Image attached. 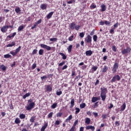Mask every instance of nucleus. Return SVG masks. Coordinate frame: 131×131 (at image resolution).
I'll return each instance as SVG.
<instances>
[{"label": "nucleus", "mask_w": 131, "mask_h": 131, "mask_svg": "<svg viewBox=\"0 0 131 131\" xmlns=\"http://www.w3.org/2000/svg\"><path fill=\"white\" fill-rule=\"evenodd\" d=\"M107 88L103 87L101 88L100 97H101L102 101L106 100V94L107 93Z\"/></svg>", "instance_id": "obj_1"}, {"label": "nucleus", "mask_w": 131, "mask_h": 131, "mask_svg": "<svg viewBox=\"0 0 131 131\" xmlns=\"http://www.w3.org/2000/svg\"><path fill=\"white\" fill-rule=\"evenodd\" d=\"M131 49L130 47H127L126 49L122 50L121 53L122 55H127L130 53Z\"/></svg>", "instance_id": "obj_2"}, {"label": "nucleus", "mask_w": 131, "mask_h": 131, "mask_svg": "<svg viewBox=\"0 0 131 131\" xmlns=\"http://www.w3.org/2000/svg\"><path fill=\"white\" fill-rule=\"evenodd\" d=\"M35 105V103H34V102L29 103L27 106V110L29 111V110H31V109H33V108H34Z\"/></svg>", "instance_id": "obj_3"}, {"label": "nucleus", "mask_w": 131, "mask_h": 131, "mask_svg": "<svg viewBox=\"0 0 131 131\" xmlns=\"http://www.w3.org/2000/svg\"><path fill=\"white\" fill-rule=\"evenodd\" d=\"M40 47L42 49H46L47 51H51L52 50V47L45 44H40Z\"/></svg>", "instance_id": "obj_4"}, {"label": "nucleus", "mask_w": 131, "mask_h": 131, "mask_svg": "<svg viewBox=\"0 0 131 131\" xmlns=\"http://www.w3.org/2000/svg\"><path fill=\"white\" fill-rule=\"evenodd\" d=\"M116 79L118 81L120 80V76H119V75H118L114 76L111 80V82L112 83L115 82V81H116Z\"/></svg>", "instance_id": "obj_5"}, {"label": "nucleus", "mask_w": 131, "mask_h": 131, "mask_svg": "<svg viewBox=\"0 0 131 131\" xmlns=\"http://www.w3.org/2000/svg\"><path fill=\"white\" fill-rule=\"evenodd\" d=\"M117 69H118V63L117 62H115L114 65V67L112 69V71L113 73H115L116 70H117Z\"/></svg>", "instance_id": "obj_6"}, {"label": "nucleus", "mask_w": 131, "mask_h": 131, "mask_svg": "<svg viewBox=\"0 0 131 131\" xmlns=\"http://www.w3.org/2000/svg\"><path fill=\"white\" fill-rule=\"evenodd\" d=\"M9 29V26H4L1 28V31L5 33V32H7L8 29Z\"/></svg>", "instance_id": "obj_7"}, {"label": "nucleus", "mask_w": 131, "mask_h": 131, "mask_svg": "<svg viewBox=\"0 0 131 131\" xmlns=\"http://www.w3.org/2000/svg\"><path fill=\"white\" fill-rule=\"evenodd\" d=\"M85 40L88 43H91L92 42V36L89 35L85 38Z\"/></svg>", "instance_id": "obj_8"}, {"label": "nucleus", "mask_w": 131, "mask_h": 131, "mask_svg": "<svg viewBox=\"0 0 131 131\" xmlns=\"http://www.w3.org/2000/svg\"><path fill=\"white\" fill-rule=\"evenodd\" d=\"M85 54L86 56H91V55H93V51H92V50H89V51H86L85 52Z\"/></svg>", "instance_id": "obj_9"}, {"label": "nucleus", "mask_w": 131, "mask_h": 131, "mask_svg": "<svg viewBox=\"0 0 131 131\" xmlns=\"http://www.w3.org/2000/svg\"><path fill=\"white\" fill-rule=\"evenodd\" d=\"M86 129H91L93 131H94V130H95V126H92V125L87 126L86 127Z\"/></svg>", "instance_id": "obj_10"}, {"label": "nucleus", "mask_w": 131, "mask_h": 131, "mask_svg": "<svg viewBox=\"0 0 131 131\" xmlns=\"http://www.w3.org/2000/svg\"><path fill=\"white\" fill-rule=\"evenodd\" d=\"M48 127V123L45 124V125L41 128V131H45L46 129Z\"/></svg>", "instance_id": "obj_11"}, {"label": "nucleus", "mask_w": 131, "mask_h": 131, "mask_svg": "<svg viewBox=\"0 0 131 131\" xmlns=\"http://www.w3.org/2000/svg\"><path fill=\"white\" fill-rule=\"evenodd\" d=\"M75 26H76L75 23L74 22L72 23L70 25V28H71V29H75Z\"/></svg>", "instance_id": "obj_12"}, {"label": "nucleus", "mask_w": 131, "mask_h": 131, "mask_svg": "<svg viewBox=\"0 0 131 131\" xmlns=\"http://www.w3.org/2000/svg\"><path fill=\"white\" fill-rule=\"evenodd\" d=\"M54 14V12H51L49 13L47 15V19H51L52 18V16Z\"/></svg>", "instance_id": "obj_13"}, {"label": "nucleus", "mask_w": 131, "mask_h": 131, "mask_svg": "<svg viewBox=\"0 0 131 131\" xmlns=\"http://www.w3.org/2000/svg\"><path fill=\"white\" fill-rule=\"evenodd\" d=\"M126 107V104H125V102H124L123 105L121 106V110L120 111H124V110L125 109V107Z\"/></svg>", "instance_id": "obj_14"}, {"label": "nucleus", "mask_w": 131, "mask_h": 131, "mask_svg": "<svg viewBox=\"0 0 131 131\" xmlns=\"http://www.w3.org/2000/svg\"><path fill=\"white\" fill-rule=\"evenodd\" d=\"M59 55H60V56H62V59L63 60H66V59H67V56L66 55H65V54H64V53H59Z\"/></svg>", "instance_id": "obj_15"}, {"label": "nucleus", "mask_w": 131, "mask_h": 131, "mask_svg": "<svg viewBox=\"0 0 131 131\" xmlns=\"http://www.w3.org/2000/svg\"><path fill=\"white\" fill-rule=\"evenodd\" d=\"M100 7L101 8L102 12H105V11H106V6L105 5H101Z\"/></svg>", "instance_id": "obj_16"}, {"label": "nucleus", "mask_w": 131, "mask_h": 131, "mask_svg": "<svg viewBox=\"0 0 131 131\" xmlns=\"http://www.w3.org/2000/svg\"><path fill=\"white\" fill-rule=\"evenodd\" d=\"M73 106H74V99H72L71 101L70 108H73Z\"/></svg>", "instance_id": "obj_17"}, {"label": "nucleus", "mask_w": 131, "mask_h": 131, "mask_svg": "<svg viewBox=\"0 0 131 131\" xmlns=\"http://www.w3.org/2000/svg\"><path fill=\"white\" fill-rule=\"evenodd\" d=\"M98 100H99V98H98V97H93L92 99V102L93 103H95V102H97V101H98Z\"/></svg>", "instance_id": "obj_18"}, {"label": "nucleus", "mask_w": 131, "mask_h": 131, "mask_svg": "<svg viewBox=\"0 0 131 131\" xmlns=\"http://www.w3.org/2000/svg\"><path fill=\"white\" fill-rule=\"evenodd\" d=\"M85 122L86 123V124H90V123H91V119L89 118H86Z\"/></svg>", "instance_id": "obj_19"}, {"label": "nucleus", "mask_w": 131, "mask_h": 131, "mask_svg": "<svg viewBox=\"0 0 131 131\" xmlns=\"http://www.w3.org/2000/svg\"><path fill=\"white\" fill-rule=\"evenodd\" d=\"M40 8L42 10H46V9H47V5L41 4L40 6Z\"/></svg>", "instance_id": "obj_20"}, {"label": "nucleus", "mask_w": 131, "mask_h": 131, "mask_svg": "<svg viewBox=\"0 0 131 131\" xmlns=\"http://www.w3.org/2000/svg\"><path fill=\"white\" fill-rule=\"evenodd\" d=\"M31 95V94L30 93H26L25 95L23 96V99H26V98H27V97H29V96H30Z\"/></svg>", "instance_id": "obj_21"}, {"label": "nucleus", "mask_w": 131, "mask_h": 131, "mask_svg": "<svg viewBox=\"0 0 131 131\" xmlns=\"http://www.w3.org/2000/svg\"><path fill=\"white\" fill-rule=\"evenodd\" d=\"M67 50L69 53H71V51L72 50V45H70L69 47H68Z\"/></svg>", "instance_id": "obj_22"}, {"label": "nucleus", "mask_w": 131, "mask_h": 131, "mask_svg": "<svg viewBox=\"0 0 131 131\" xmlns=\"http://www.w3.org/2000/svg\"><path fill=\"white\" fill-rule=\"evenodd\" d=\"M25 117H26V116L24 114H20L19 115V118H20V119H24Z\"/></svg>", "instance_id": "obj_23"}, {"label": "nucleus", "mask_w": 131, "mask_h": 131, "mask_svg": "<svg viewBox=\"0 0 131 131\" xmlns=\"http://www.w3.org/2000/svg\"><path fill=\"white\" fill-rule=\"evenodd\" d=\"M108 70V67L104 66L102 69V72H106Z\"/></svg>", "instance_id": "obj_24"}, {"label": "nucleus", "mask_w": 131, "mask_h": 131, "mask_svg": "<svg viewBox=\"0 0 131 131\" xmlns=\"http://www.w3.org/2000/svg\"><path fill=\"white\" fill-rule=\"evenodd\" d=\"M13 46H15V42H14V41L12 42L11 44L7 45V47L9 48V47H13Z\"/></svg>", "instance_id": "obj_25"}, {"label": "nucleus", "mask_w": 131, "mask_h": 131, "mask_svg": "<svg viewBox=\"0 0 131 131\" xmlns=\"http://www.w3.org/2000/svg\"><path fill=\"white\" fill-rule=\"evenodd\" d=\"M86 105L85 103H82L81 104H80V107L81 108V109H83V108H84V107H85Z\"/></svg>", "instance_id": "obj_26"}, {"label": "nucleus", "mask_w": 131, "mask_h": 131, "mask_svg": "<svg viewBox=\"0 0 131 131\" xmlns=\"http://www.w3.org/2000/svg\"><path fill=\"white\" fill-rule=\"evenodd\" d=\"M20 50H21V46H19L18 48H17L15 50V53H16V54H18L20 52Z\"/></svg>", "instance_id": "obj_27"}, {"label": "nucleus", "mask_w": 131, "mask_h": 131, "mask_svg": "<svg viewBox=\"0 0 131 131\" xmlns=\"http://www.w3.org/2000/svg\"><path fill=\"white\" fill-rule=\"evenodd\" d=\"M24 29V26H20L18 28V31H21V30H23Z\"/></svg>", "instance_id": "obj_28"}, {"label": "nucleus", "mask_w": 131, "mask_h": 131, "mask_svg": "<svg viewBox=\"0 0 131 131\" xmlns=\"http://www.w3.org/2000/svg\"><path fill=\"white\" fill-rule=\"evenodd\" d=\"M12 56L10 54H6L4 55V58H5L6 59H8L9 58H11Z\"/></svg>", "instance_id": "obj_29"}, {"label": "nucleus", "mask_w": 131, "mask_h": 131, "mask_svg": "<svg viewBox=\"0 0 131 131\" xmlns=\"http://www.w3.org/2000/svg\"><path fill=\"white\" fill-rule=\"evenodd\" d=\"M15 123H17V124L20 123L21 122V121H20V119L19 118H16L15 120Z\"/></svg>", "instance_id": "obj_30"}, {"label": "nucleus", "mask_w": 131, "mask_h": 131, "mask_svg": "<svg viewBox=\"0 0 131 131\" xmlns=\"http://www.w3.org/2000/svg\"><path fill=\"white\" fill-rule=\"evenodd\" d=\"M16 13H20V12H21V10H20V8L17 7L15 9V10Z\"/></svg>", "instance_id": "obj_31"}, {"label": "nucleus", "mask_w": 131, "mask_h": 131, "mask_svg": "<svg viewBox=\"0 0 131 131\" xmlns=\"http://www.w3.org/2000/svg\"><path fill=\"white\" fill-rule=\"evenodd\" d=\"M34 120H35V116H33L31 118L30 121H31V122H34Z\"/></svg>", "instance_id": "obj_32"}, {"label": "nucleus", "mask_w": 131, "mask_h": 131, "mask_svg": "<svg viewBox=\"0 0 131 131\" xmlns=\"http://www.w3.org/2000/svg\"><path fill=\"white\" fill-rule=\"evenodd\" d=\"M76 112H75V114H77L78 113H79L80 111V109L79 108L76 107L75 108Z\"/></svg>", "instance_id": "obj_33"}, {"label": "nucleus", "mask_w": 131, "mask_h": 131, "mask_svg": "<svg viewBox=\"0 0 131 131\" xmlns=\"http://www.w3.org/2000/svg\"><path fill=\"white\" fill-rule=\"evenodd\" d=\"M81 26L79 25H76L75 26V29L76 30H79Z\"/></svg>", "instance_id": "obj_34"}, {"label": "nucleus", "mask_w": 131, "mask_h": 131, "mask_svg": "<svg viewBox=\"0 0 131 131\" xmlns=\"http://www.w3.org/2000/svg\"><path fill=\"white\" fill-rule=\"evenodd\" d=\"M57 103H53L52 104V105L51 106V108L52 109H55V108H56V107H57Z\"/></svg>", "instance_id": "obj_35"}, {"label": "nucleus", "mask_w": 131, "mask_h": 131, "mask_svg": "<svg viewBox=\"0 0 131 131\" xmlns=\"http://www.w3.org/2000/svg\"><path fill=\"white\" fill-rule=\"evenodd\" d=\"M43 49H40L39 51V55H42L43 54Z\"/></svg>", "instance_id": "obj_36"}, {"label": "nucleus", "mask_w": 131, "mask_h": 131, "mask_svg": "<svg viewBox=\"0 0 131 131\" xmlns=\"http://www.w3.org/2000/svg\"><path fill=\"white\" fill-rule=\"evenodd\" d=\"M63 115V114L62 113H58L56 115L57 117H61Z\"/></svg>", "instance_id": "obj_37"}, {"label": "nucleus", "mask_w": 131, "mask_h": 131, "mask_svg": "<svg viewBox=\"0 0 131 131\" xmlns=\"http://www.w3.org/2000/svg\"><path fill=\"white\" fill-rule=\"evenodd\" d=\"M1 68L3 71H5V70H6V67L4 66V64L1 66Z\"/></svg>", "instance_id": "obj_38"}, {"label": "nucleus", "mask_w": 131, "mask_h": 131, "mask_svg": "<svg viewBox=\"0 0 131 131\" xmlns=\"http://www.w3.org/2000/svg\"><path fill=\"white\" fill-rule=\"evenodd\" d=\"M47 91L48 92H51L52 91V87L50 86V85L47 86Z\"/></svg>", "instance_id": "obj_39"}, {"label": "nucleus", "mask_w": 131, "mask_h": 131, "mask_svg": "<svg viewBox=\"0 0 131 131\" xmlns=\"http://www.w3.org/2000/svg\"><path fill=\"white\" fill-rule=\"evenodd\" d=\"M98 38V36L97 35H95L93 36V40L94 41H97V39Z\"/></svg>", "instance_id": "obj_40"}, {"label": "nucleus", "mask_w": 131, "mask_h": 131, "mask_svg": "<svg viewBox=\"0 0 131 131\" xmlns=\"http://www.w3.org/2000/svg\"><path fill=\"white\" fill-rule=\"evenodd\" d=\"M57 38H50V41H57Z\"/></svg>", "instance_id": "obj_41"}, {"label": "nucleus", "mask_w": 131, "mask_h": 131, "mask_svg": "<svg viewBox=\"0 0 131 131\" xmlns=\"http://www.w3.org/2000/svg\"><path fill=\"white\" fill-rule=\"evenodd\" d=\"M73 37H74V36L73 35L71 36L69 38V40L70 41H72V40H73Z\"/></svg>", "instance_id": "obj_42"}, {"label": "nucleus", "mask_w": 131, "mask_h": 131, "mask_svg": "<svg viewBox=\"0 0 131 131\" xmlns=\"http://www.w3.org/2000/svg\"><path fill=\"white\" fill-rule=\"evenodd\" d=\"M56 95L57 96H60V95H62V91H57Z\"/></svg>", "instance_id": "obj_43"}, {"label": "nucleus", "mask_w": 131, "mask_h": 131, "mask_svg": "<svg viewBox=\"0 0 131 131\" xmlns=\"http://www.w3.org/2000/svg\"><path fill=\"white\" fill-rule=\"evenodd\" d=\"M92 69H93V71H96L98 69V67L94 66L93 67H92Z\"/></svg>", "instance_id": "obj_44"}, {"label": "nucleus", "mask_w": 131, "mask_h": 131, "mask_svg": "<svg viewBox=\"0 0 131 131\" xmlns=\"http://www.w3.org/2000/svg\"><path fill=\"white\" fill-rule=\"evenodd\" d=\"M53 112H51L49 115H48V118H51V117H53Z\"/></svg>", "instance_id": "obj_45"}, {"label": "nucleus", "mask_w": 131, "mask_h": 131, "mask_svg": "<svg viewBox=\"0 0 131 131\" xmlns=\"http://www.w3.org/2000/svg\"><path fill=\"white\" fill-rule=\"evenodd\" d=\"M79 36L82 38V37L84 36V33H83V32L80 33L79 34Z\"/></svg>", "instance_id": "obj_46"}, {"label": "nucleus", "mask_w": 131, "mask_h": 131, "mask_svg": "<svg viewBox=\"0 0 131 131\" xmlns=\"http://www.w3.org/2000/svg\"><path fill=\"white\" fill-rule=\"evenodd\" d=\"M72 119V115H71L67 119V121L71 120Z\"/></svg>", "instance_id": "obj_47"}, {"label": "nucleus", "mask_w": 131, "mask_h": 131, "mask_svg": "<svg viewBox=\"0 0 131 131\" xmlns=\"http://www.w3.org/2000/svg\"><path fill=\"white\" fill-rule=\"evenodd\" d=\"M36 53H37V50L34 49V50L33 51L32 55H35V54H36Z\"/></svg>", "instance_id": "obj_48"}, {"label": "nucleus", "mask_w": 131, "mask_h": 131, "mask_svg": "<svg viewBox=\"0 0 131 131\" xmlns=\"http://www.w3.org/2000/svg\"><path fill=\"white\" fill-rule=\"evenodd\" d=\"M10 54L13 56H16L17 55L16 52H14L13 51L10 52Z\"/></svg>", "instance_id": "obj_49"}, {"label": "nucleus", "mask_w": 131, "mask_h": 131, "mask_svg": "<svg viewBox=\"0 0 131 131\" xmlns=\"http://www.w3.org/2000/svg\"><path fill=\"white\" fill-rule=\"evenodd\" d=\"M32 69H35L36 68V63H34L32 67Z\"/></svg>", "instance_id": "obj_50"}, {"label": "nucleus", "mask_w": 131, "mask_h": 131, "mask_svg": "<svg viewBox=\"0 0 131 131\" xmlns=\"http://www.w3.org/2000/svg\"><path fill=\"white\" fill-rule=\"evenodd\" d=\"M112 50L114 52H116V47L115 46H113L112 47Z\"/></svg>", "instance_id": "obj_51"}, {"label": "nucleus", "mask_w": 131, "mask_h": 131, "mask_svg": "<svg viewBox=\"0 0 131 131\" xmlns=\"http://www.w3.org/2000/svg\"><path fill=\"white\" fill-rule=\"evenodd\" d=\"M77 123H78V120H76L74 124L73 125L74 126H76V124H77Z\"/></svg>", "instance_id": "obj_52"}, {"label": "nucleus", "mask_w": 131, "mask_h": 131, "mask_svg": "<svg viewBox=\"0 0 131 131\" xmlns=\"http://www.w3.org/2000/svg\"><path fill=\"white\" fill-rule=\"evenodd\" d=\"M54 124H56L57 125H59L60 124V121L59 120H56Z\"/></svg>", "instance_id": "obj_53"}, {"label": "nucleus", "mask_w": 131, "mask_h": 131, "mask_svg": "<svg viewBox=\"0 0 131 131\" xmlns=\"http://www.w3.org/2000/svg\"><path fill=\"white\" fill-rule=\"evenodd\" d=\"M68 67V66L67 65H65L63 67V68H62V70H65V69H67V68Z\"/></svg>", "instance_id": "obj_54"}, {"label": "nucleus", "mask_w": 131, "mask_h": 131, "mask_svg": "<svg viewBox=\"0 0 131 131\" xmlns=\"http://www.w3.org/2000/svg\"><path fill=\"white\" fill-rule=\"evenodd\" d=\"M41 23V19L38 20L35 24L37 25L38 24H40Z\"/></svg>", "instance_id": "obj_55"}, {"label": "nucleus", "mask_w": 131, "mask_h": 131, "mask_svg": "<svg viewBox=\"0 0 131 131\" xmlns=\"http://www.w3.org/2000/svg\"><path fill=\"white\" fill-rule=\"evenodd\" d=\"M74 129H75V126H73L72 128L70 129V131H74Z\"/></svg>", "instance_id": "obj_56"}, {"label": "nucleus", "mask_w": 131, "mask_h": 131, "mask_svg": "<svg viewBox=\"0 0 131 131\" xmlns=\"http://www.w3.org/2000/svg\"><path fill=\"white\" fill-rule=\"evenodd\" d=\"M115 124H116V125H117V126H119V125H120V124L119 123V122H118V121H116Z\"/></svg>", "instance_id": "obj_57"}, {"label": "nucleus", "mask_w": 131, "mask_h": 131, "mask_svg": "<svg viewBox=\"0 0 131 131\" xmlns=\"http://www.w3.org/2000/svg\"><path fill=\"white\" fill-rule=\"evenodd\" d=\"M65 64L64 61H63L59 64V66H63Z\"/></svg>", "instance_id": "obj_58"}, {"label": "nucleus", "mask_w": 131, "mask_h": 131, "mask_svg": "<svg viewBox=\"0 0 131 131\" xmlns=\"http://www.w3.org/2000/svg\"><path fill=\"white\" fill-rule=\"evenodd\" d=\"M47 78V76H44L41 77V79L42 80H43V79H46Z\"/></svg>", "instance_id": "obj_59"}, {"label": "nucleus", "mask_w": 131, "mask_h": 131, "mask_svg": "<svg viewBox=\"0 0 131 131\" xmlns=\"http://www.w3.org/2000/svg\"><path fill=\"white\" fill-rule=\"evenodd\" d=\"M114 28H116V27H118V23H117L116 24L114 25Z\"/></svg>", "instance_id": "obj_60"}, {"label": "nucleus", "mask_w": 131, "mask_h": 131, "mask_svg": "<svg viewBox=\"0 0 131 131\" xmlns=\"http://www.w3.org/2000/svg\"><path fill=\"white\" fill-rule=\"evenodd\" d=\"M99 83H100V81H99V80H97L95 83V85H97V84H99Z\"/></svg>", "instance_id": "obj_61"}, {"label": "nucleus", "mask_w": 131, "mask_h": 131, "mask_svg": "<svg viewBox=\"0 0 131 131\" xmlns=\"http://www.w3.org/2000/svg\"><path fill=\"white\" fill-rule=\"evenodd\" d=\"M79 47H80V45H79V43H77L76 45V49H79Z\"/></svg>", "instance_id": "obj_62"}, {"label": "nucleus", "mask_w": 131, "mask_h": 131, "mask_svg": "<svg viewBox=\"0 0 131 131\" xmlns=\"http://www.w3.org/2000/svg\"><path fill=\"white\" fill-rule=\"evenodd\" d=\"M104 23H105V25H109L110 24V21H108L107 20H106Z\"/></svg>", "instance_id": "obj_63"}, {"label": "nucleus", "mask_w": 131, "mask_h": 131, "mask_svg": "<svg viewBox=\"0 0 131 131\" xmlns=\"http://www.w3.org/2000/svg\"><path fill=\"white\" fill-rule=\"evenodd\" d=\"M102 117L103 119H105L106 117H107V116L106 115H102Z\"/></svg>", "instance_id": "obj_64"}]
</instances>
